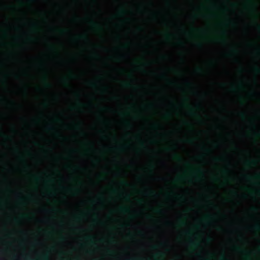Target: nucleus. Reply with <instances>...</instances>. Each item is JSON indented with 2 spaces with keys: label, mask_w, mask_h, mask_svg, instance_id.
<instances>
[{
  "label": "nucleus",
  "mask_w": 260,
  "mask_h": 260,
  "mask_svg": "<svg viewBox=\"0 0 260 260\" xmlns=\"http://www.w3.org/2000/svg\"><path fill=\"white\" fill-rule=\"evenodd\" d=\"M162 77H166V75L165 74H162Z\"/></svg>",
  "instance_id": "nucleus-28"
},
{
  "label": "nucleus",
  "mask_w": 260,
  "mask_h": 260,
  "mask_svg": "<svg viewBox=\"0 0 260 260\" xmlns=\"http://www.w3.org/2000/svg\"><path fill=\"white\" fill-rule=\"evenodd\" d=\"M254 134L257 136V137H259L260 136V133L259 132H257V133H254Z\"/></svg>",
  "instance_id": "nucleus-12"
},
{
  "label": "nucleus",
  "mask_w": 260,
  "mask_h": 260,
  "mask_svg": "<svg viewBox=\"0 0 260 260\" xmlns=\"http://www.w3.org/2000/svg\"><path fill=\"white\" fill-rule=\"evenodd\" d=\"M190 114H194V112H192V110H191V112L190 113Z\"/></svg>",
  "instance_id": "nucleus-31"
},
{
  "label": "nucleus",
  "mask_w": 260,
  "mask_h": 260,
  "mask_svg": "<svg viewBox=\"0 0 260 260\" xmlns=\"http://www.w3.org/2000/svg\"><path fill=\"white\" fill-rule=\"evenodd\" d=\"M125 147L124 146H122L121 147H120L119 148V149L121 150H123V148H125Z\"/></svg>",
  "instance_id": "nucleus-14"
},
{
  "label": "nucleus",
  "mask_w": 260,
  "mask_h": 260,
  "mask_svg": "<svg viewBox=\"0 0 260 260\" xmlns=\"http://www.w3.org/2000/svg\"><path fill=\"white\" fill-rule=\"evenodd\" d=\"M122 183L124 185H127V183L125 181H122Z\"/></svg>",
  "instance_id": "nucleus-10"
},
{
  "label": "nucleus",
  "mask_w": 260,
  "mask_h": 260,
  "mask_svg": "<svg viewBox=\"0 0 260 260\" xmlns=\"http://www.w3.org/2000/svg\"><path fill=\"white\" fill-rule=\"evenodd\" d=\"M246 162H247V164L248 165H249L251 162H252V163H253L254 164H255V161H252V162L247 161Z\"/></svg>",
  "instance_id": "nucleus-13"
},
{
  "label": "nucleus",
  "mask_w": 260,
  "mask_h": 260,
  "mask_svg": "<svg viewBox=\"0 0 260 260\" xmlns=\"http://www.w3.org/2000/svg\"><path fill=\"white\" fill-rule=\"evenodd\" d=\"M181 223H182V224H184V221H182V222H181Z\"/></svg>",
  "instance_id": "nucleus-34"
},
{
  "label": "nucleus",
  "mask_w": 260,
  "mask_h": 260,
  "mask_svg": "<svg viewBox=\"0 0 260 260\" xmlns=\"http://www.w3.org/2000/svg\"><path fill=\"white\" fill-rule=\"evenodd\" d=\"M257 177L260 178V175H257Z\"/></svg>",
  "instance_id": "nucleus-29"
},
{
  "label": "nucleus",
  "mask_w": 260,
  "mask_h": 260,
  "mask_svg": "<svg viewBox=\"0 0 260 260\" xmlns=\"http://www.w3.org/2000/svg\"><path fill=\"white\" fill-rule=\"evenodd\" d=\"M128 126H131V124L129 122L126 123Z\"/></svg>",
  "instance_id": "nucleus-25"
},
{
  "label": "nucleus",
  "mask_w": 260,
  "mask_h": 260,
  "mask_svg": "<svg viewBox=\"0 0 260 260\" xmlns=\"http://www.w3.org/2000/svg\"><path fill=\"white\" fill-rule=\"evenodd\" d=\"M198 46L199 47H202V44L201 43H199V44H198Z\"/></svg>",
  "instance_id": "nucleus-18"
},
{
  "label": "nucleus",
  "mask_w": 260,
  "mask_h": 260,
  "mask_svg": "<svg viewBox=\"0 0 260 260\" xmlns=\"http://www.w3.org/2000/svg\"><path fill=\"white\" fill-rule=\"evenodd\" d=\"M207 240L208 241H210L211 240L210 238H208Z\"/></svg>",
  "instance_id": "nucleus-23"
},
{
  "label": "nucleus",
  "mask_w": 260,
  "mask_h": 260,
  "mask_svg": "<svg viewBox=\"0 0 260 260\" xmlns=\"http://www.w3.org/2000/svg\"><path fill=\"white\" fill-rule=\"evenodd\" d=\"M126 198H127V199H129V195H127V196H126Z\"/></svg>",
  "instance_id": "nucleus-30"
},
{
  "label": "nucleus",
  "mask_w": 260,
  "mask_h": 260,
  "mask_svg": "<svg viewBox=\"0 0 260 260\" xmlns=\"http://www.w3.org/2000/svg\"><path fill=\"white\" fill-rule=\"evenodd\" d=\"M42 260H49V253L48 252L43 254L42 255Z\"/></svg>",
  "instance_id": "nucleus-1"
},
{
  "label": "nucleus",
  "mask_w": 260,
  "mask_h": 260,
  "mask_svg": "<svg viewBox=\"0 0 260 260\" xmlns=\"http://www.w3.org/2000/svg\"><path fill=\"white\" fill-rule=\"evenodd\" d=\"M254 71L256 74H259L260 73V69L257 67H254Z\"/></svg>",
  "instance_id": "nucleus-2"
},
{
  "label": "nucleus",
  "mask_w": 260,
  "mask_h": 260,
  "mask_svg": "<svg viewBox=\"0 0 260 260\" xmlns=\"http://www.w3.org/2000/svg\"><path fill=\"white\" fill-rule=\"evenodd\" d=\"M197 255L198 257H199L200 258H201L203 257H202V256L201 255V254L200 253H197Z\"/></svg>",
  "instance_id": "nucleus-11"
},
{
  "label": "nucleus",
  "mask_w": 260,
  "mask_h": 260,
  "mask_svg": "<svg viewBox=\"0 0 260 260\" xmlns=\"http://www.w3.org/2000/svg\"><path fill=\"white\" fill-rule=\"evenodd\" d=\"M45 84H46V86H47V87H50V86H51L50 84H49V83H48V82L46 81V79H45Z\"/></svg>",
  "instance_id": "nucleus-9"
},
{
  "label": "nucleus",
  "mask_w": 260,
  "mask_h": 260,
  "mask_svg": "<svg viewBox=\"0 0 260 260\" xmlns=\"http://www.w3.org/2000/svg\"><path fill=\"white\" fill-rule=\"evenodd\" d=\"M125 85H126V86L128 87V86H129L131 85V84H129V83H126V84H125Z\"/></svg>",
  "instance_id": "nucleus-21"
},
{
  "label": "nucleus",
  "mask_w": 260,
  "mask_h": 260,
  "mask_svg": "<svg viewBox=\"0 0 260 260\" xmlns=\"http://www.w3.org/2000/svg\"><path fill=\"white\" fill-rule=\"evenodd\" d=\"M152 248H153V249H156L157 248V246H155V245H154V246H152Z\"/></svg>",
  "instance_id": "nucleus-20"
},
{
  "label": "nucleus",
  "mask_w": 260,
  "mask_h": 260,
  "mask_svg": "<svg viewBox=\"0 0 260 260\" xmlns=\"http://www.w3.org/2000/svg\"><path fill=\"white\" fill-rule=\"evenodd\" d=\"M234 194H236V195H237V193L234 192Z\"/></svg>",
  "instance_id": "nucleus-35"
},
{
  "label": "nucleus",
  "mask_w": 260,
  "mask_h": 260,
  "mask_svg": "<svg viewBox=\"0 0 260 260\" xmlns=\"http://www.w3.org/2000/svg\"><path fill=\"white\" fill-rule=\"evenodd\" d=\"M85 38L86 40H88V38L86 37H85Z\"/></svg>",
  "instance_id": "nucleus-33"
},
{
  "label": "nucleus",
  "mask_w": 260,
  "mask_h": 260,
  "mask_svg": "<svg viewBox=\"0 0 260 260\" xmlns=\"http://www.w3.org/2000/svg\"><path fill=\"white\" fill-rule=\"evenodd\" d=\"M15 220L17 221L18 220H17V219L15 218Z\"/></svg>",
  "instance_id": "nucleus-36"
},
{
  "label": "nucleus",
  "mask_w": 260,
  "mask_h": 260,
  "mask_svg": "<svg viewBox=\"0 0 260 260\" xmlns=\"http://www.w3.org/2000/svg\"><path fill=\"white\" fill-rule=\"evenodd\" d=\"M257 29L260 31V25H257Z\"/></svg>",
  "instance_id": "nucleus-17"
},
{
  "label": "nucleus",
  "mask_w": 260,
  "mask_h": 260,
  "mask_svg": "<svg viewBox=\"0 0 260 260\" xmlns=\"http://www.w3.org/2000/svg\"><path fill=\"white\" fill-rule=\"evenodd\" d=\"M254 229L257 231H259L260 230V225L258 224H255L254 226H253Z\"/></svg>",
  "instance_id": "nucleus-3"
},
{
  "label": "nucleus",
  "mask_w": 260,
  "mask_h": 260,
  "mask_svg": "<svg viewBox=\"0 0 260 260\" xmlns=\"http://www.w3.org/2000/svg\"><path fill=\"white\" fill-rule=\"evenodd\" d=\"M257 54H260V52H259V49H257Z\"/></svg>",
  "instance_id": "nucleus-19"
},
{
  "label": "nucleus",
  "mask_w": 260,
  "mask_h": 260,
  "mask_svg": "<svg viewBox=\"0 0 260 260\" xmlns=\"http://www.w3.org/2000/svg\"><path fill=\"white\" fill-rule=\"evenodd\" d=\"M156 255H160V256H163V255L162 254V253H160V252H159V253H157V254H156Z\"/></svg>",
  "instance_id": "nucleus-15"
},
{
  "label": "nucleus",
  "mask_w": 260,
  "mask_h": 260,
  "mask_svg": "<svg viewBox=\"0 0 260 260\" xmlns=\"http://www.w3.org/2000/svg\"><path fill=\"white\" fill-rule=\"evenodd\" d=\"M150 193H151V194H154V192H153V191H150Z\"/></svg>",
  "instance_id": "nucleus-26"
},
{
  "label": "nucleus",
  "mask_w": 260,
  "mask_h": 260,
  "mask_svg": "<svg viewBox=\"0 0 260 260\" xmlns=\"http://www.w3.org/2000/svg\"><path fill=\"white\" fill-rule=\"evenodd\" d=\"M93 25H94V26H95V25L96 26V24L95 23H93Z\"/></svg>",
  "instance_id": "nucleus-32"
},
{
  "label": "nucleus",
  "mask_w": 260,
  "mask_h": 260,
  "mask_svg": "<svg viewBox=\"0 0 260 260\" xmlns=\"http://www.w3.org/2000/svg\"><path fill=\"white\" fill-rule=\"evenodd\" d=\"M240 115L242 116V117H244L245 116V114L244 113H240Z\"/></svg>",
  "instance_id": "nucleus-16"
},
{
  "label": "nucleus",
  "mask_w": 260,
  "mask_h": 260,
  "mask_svg": "<svg viewBox=\"0 0 260 260\" xmlns=\"http://www.w3.org/2000/svg\"><path fill=\"white\" fill-rule=\"evenodd\" d=\"M199 172L200 173H201V174H203V172L201 170H199Z\"/></svg>",
  "instance_id": "nucleus-24"
},
{
  "label": "nucleus",
  "mask_w": 260,
  "mask_h": 260,
  "mask_svg": "<svg viewBox=\"0 0 260 260\" xmlns=\"http://www.w3.org/2000/svg\"><path fill=\"white\" fill-rule=\"evenodd\" d=\"M157 211H158V212H159V213H161L162 210H158Z\"/></svg>",
  "instance_id": "nucleus-22"
},
{
  "label": "nucleus",
  "mask_w": 260,
  "mask_h": 260,
  "mask_svg": "<svg viewBox=\"0 0 260 260\" xmlns=\"http://www.w3.org/2000/svg\"><path fill=\"white\" fill-rule=\"evenodd\" d=\"M190 245L192 246H198L199 245V243H195L194 242H190Z\"/></svg>",
  "instance_id": "nucleus-4"
},
{
  "label": "nucleus",
  "mask_w": 260,
  "mask_h": 260,
  "mask_svg": "<svg viewBox=\"0 0 260 260\" xmlns=\"http://www.w3.org/2000/svg\"><path fill=\"white\" fill-rule=\"evenodd\" d=\"M90 84L92 87H95L96 86V84L94 82H91Z\"/></svg>",
  "instance_id": "nucleus-8"
},
{
  "label": "nucleus",
  "mask_w": 260,
  "mask_h": 260,
  "mask_svg": "<svg viewBox=\"0 0 260 260\" xmlns=\"http://www.w3.org/2000/svg\"><path fill=\"white\" fill-rule=\"evenodd\" d=\"M221 260H228V259L224 256V254H222L220 256Z\"/></svg>",
  "instance_id": "nucleus-5"
},
{
  "label": "nucleus",
  "mask_w": 260,
  "mask_h": 260,
  "mask_svg": "<svg viewBox=\"0 0 260 260\" xmlns=\"http://www.w3.org/2000/svg\"><path fill=\"white\" fill-rule=\"evenodd\" d=\"M120 209L122 212H125L128 211V209L126 208H121Z\"/></svg>",
  "instance_id": "nucleus-6"
},
{
  "label": "nucleus",
  "mask_w": 260,
  "mask_h": 260,
  "mask_svg": "<svg viewBox=\"0 0 260 260\" xmlns=\"http://www.w3.org/2000/svg\"><path fill=\"white\" fill-rule=\"evenodd\" d=\"M175 157L176 158H177L179 160H180L181 159V158L178 155L175 154Z\"/></svg>",
  "instance_id": "nucleus-7"
},
{
  "label": "nucleus",
  "mask_w": 260,
  "mask_h": 260,
  "mask_svg": "<svg viewBox=\"0 0 260 260\" xmlns=\"http://www.w3.org/2000/svg\"><path fill=\"white\" fill-rule=\"evenodd\" d=\"M198 71H202V69H200V68H198Z\"/></svg>",
  "instance_id": "nucleus-27"
}]
</instances>
